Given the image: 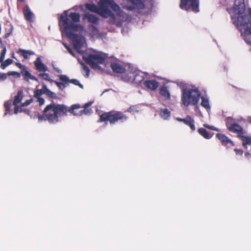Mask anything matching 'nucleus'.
I'll return each mask as SVG.
<instances>
[{
  "instance_id": "9",
  "label": "nucleus",
  "mask_w": 251,
  "mask_h": 251,
  "mask_svg": "<svg viewBox=\"0 0 251 251\" xmlns=\"http://www.w3.org/2000/svg\"><path fill=\"white\" fill-rule=\"evenodd\" d=\"M245 9L244 0H235L233 6L227 10L231 15H240L244 13Z\"/></svg>"
},
{
  "instance_id": "44",
  "label": "nucleus",
  "mask_w": 251,
  "mask_h": 251,
  "mask_svg": "<svg viewBox=\"0 0 251 251\" xmlns=\"http://www.w3.org/2000/svg\"><path fill=\"white\" fill-rule=\"evenodd\" d=\"M203 126L205 127V128H207L211 129V130H215V131L218 130L216 127H215L213 126H210L206 124H203Z\"/></svg>"
},
{
  "instance_id": "25",
  "label": "nucleus",
  "mask_w": 251,
  "mask_h": 251,
  "mask_svg": "<svg viewBox=\"0 0 251 251\" xmlns=\"http://www.w3.org/2000/svg\"><path fill=\"white\" fill-rule=\"evenodd\" d=\"M185 121L184 124L189 126L192 131L195 130V121L193 118L190 116H187Z\"/></svg>"
},
{
  "instance_id": "47",
  "label": "nucleus",
  "mask_w": 251,
  "mask_h": 251,
  "mask_svg": "<svg viewBox=\"0 0 251 251\" xmlns=\"http://www.w3.org/2000/svg\"><path fill=\"white\" fill-rule=\"evenodd\" d=\"M15 108H14V113L17 114L19 112H20V107L18 105H14Z\"/></svg>"
},
{
  "instance_id": "7",
  "label": "nucleus",
  "mask_w": 251,
  "mask_h": 251,
  "mask_svg": "<svg viewBox=\"0 0 251 251\" xmlns=\"http://www.w3.org/2000/svg\"><path fill=\"white\" fill-rule=\"evenodd\" d=\"M83 60L92 69H100L99 64H103L107 58V55L102 52L96 53H87L82 57Z\"/></svg>"
},
{
  "instance_id": "4",
  "label": "nucleus",
  "mask_w": 251,
  "mask_h": 251,
  "mask_svg": "<svg viewBox=\"0 0 251 251\" xmlns=\"http://www.w3.org/2000/svg\"><path fill=\"white\" fill-rule=\"evenodd\" d=\"M233 23L236 25L241 32V35L245 42L251 45V21L248 15L239 16L237 19L231 16Z\"/></svg>"
},
{
  "instance_id": "15",
  "label": "nucleus",
  "mask_w": 251,
  "mask_h": 251,
  "mask_svg": "<svg viewBox=\"0 0 251 251\" xmlns=\"http://www.w3.org/2000/svg\"><path fill=\"white\" fill-rule=\"evenodd\" d=\"M83 20H86L88 22L91 23L94 25H97L99 22V18L89 12L86 13L85 14L83 15L82 17Z\"/></svg>"
},
{
  "instance_id": "16",
  "label": "nucleus",
  "mask_w": 251,
  "mask_h": 251,
  "mask_svg": "<svg viewBox=\"0 0 251 251\" xmlns=\"http://www.w3.org/2000/svg\"><path fill=\"white\" fill-rule=\"evenodd\" d=\"M132 75L133 76H130V78L133 77L132 80L135 83L140 84L144 81V76L142 72L136 71L132 73Z\"/></svg>"
},
{
  "instance_id": "30",
  "label": "nucleus",
  "mask_w": 251,
  "mask_h": 251,
  "mask_svg": "<svg viewBox=\"0 0 251 251\" xmlns=\"http://www.w3.org/2000/svg\"><path fill=\"white\" fill-rule=\"evenodd\" d=\"M201 105L204 107L207 111L210 109V106L208 99L204 98V97H201Z\"/></svg>"
},
{
  "instance_id": "34",
  "label": "nucleus",
  "mask_w": 251,
  "mask_h": 251,
  "mask_svg": "<svg viewBox=\"0 0 251 251\" xmlns=\"http://www.w3.org/2000/svg\"><path fill=\"white\" fill-rule=\"evenodd\" d=\"M80 64H81V65L82 67L83 71H84L86 73L85 77H88L89 76V75H90V69H89V68H88V67L87 66L85 65L84 64V63H83V62H81Z\"/></svg>"
},
{
  "instance_id": "26",
  "label": "nucleus",
  "mask_w": 251,
  "mask_h": 251,
  "mask_svg": "<svg viewBox=\"0 0 251 251\" xmlns=\"http://www.w3.org/2000/svg\"><path fill=\"white\" fill-rule=\"evenodd\" d=\"M90 31V34L92 37H98L99 35V30L98 28L93 25H89L88 26Z\"/></svg>"
},
{
  "instance_id": "8",
  "label": "nucleus",
  "mask_w": 251,
  "mask_h": 251,
  "mask_svg": "<svg viewBox=\"0 0 251 251\" xmlns=\"http://www.w3.org/2000/svg\"><path fill=\"white\" fill-rule=\"evenodd\" d=\"M199 0H180L179 7L188 11L191 9L195 13L199 12Z\"/></svg>"
},
{
  "instance_id": "10",
  "label": "nucleus",
  "mask_w": 251,
  "mask_h": 251,
  "mask_svg": "<svg viewBox=\"0 0 251 251\" xmlns=\"http://www.w3.org/2000/svg\"><path fill=\"white\" fill-rule=\"evenodd\" d=\"M16 65L21 70V73L24 76V79L25 80L28 81L29 79H31L37 81V78L29 72L27 68L25 66L22 65L20 63H16Z\"/></svg>"
},
{
  "instance_id": "18",
  "label": "nucleus",
  "mask_w": 251,
  "mask_h": 251,
  "mask_svg": "<svg viewBox=\"0 0 251 251\" xmlns=\"http://www.w3.org/2000/svg\"><path fill=\"white\" fill-rule=\"evenodd\" d=\"M110 67L113 72L117 74H123L126 71V69L123 65L117 63L112 62L111 63Z\"/></svg>"
},
{
  "instance_id": "51",
  "label": "nucleus",
  "mask_w": 251,
  "mask_h": 251,
  "mask_svg": "<svg viewBox=\"0 0 251 251\" xmlns=\"http://www.w3.org/2000/svg\"><path fill=\"white\" fill-rule=\"evenodd\" d=\"M92 104V102H88L87 103H86V104H85V105H84V106L86 107H88L89 108V107Z\"/></svg>"
},
{
  "instance_id": "32",
  "label": "nucleus",
  "mask_w": 251,
  "mask_h": 251,
  "mask_svg": "<svg viewBox=\"0 0 251 251\" xmlns=\"http://www.w3.org/2000/svg\"><path fill=\"white\" fill-rule=\"evenodd\" d=\"M13 62V60L10 58L6 59L5 61L3 60V62H0V68L2 69H4L7 66L11 64Z\"/></svg>"
},
{
  "instance_id": "52",
  "label": "nucleus",
  "mask_w": 251,
  "mask_h": 251,
  "mask_svg": "<svg viewBox=\"0 0 251 251\" xmlns=\"http://www.w3.org/2000/svg\"><path fill=\"white\" fill-rule=\"evenodd\" d=\"M134 108V106H130V107H129L127 109V111L129 112H131V111H133Z\"/></svg>"
},
{
  "instance_id": "19",
  "label": "nucleus",
  "mask_w": 251,
  "mask_h": 251,
  "mask_svg": "<svg viewBox=\"0 0 251 251\" xmlns=\"http://www.w3.org/2000/svg\"><path fill=\"white\" fill-rule=\"evenodd\" d=\"M34 64L35 69L39 72H46L48 71V67L42 62L40 57L36 58Z\"/></svg>"
},
{
  "instance_id": "54",
  "label": "nucleus",
  "mask_w": 251,
  "mask_h": 251,
  "mask_svg": "<svg viewBox=\"0 0 251 251\" xmlns=\"http://www.w3.org/2000/svg\"><path fill=\"white\" fill-rule=\"evenodd\" d=\"M0 44L2 45V41L1 39V38H0Z\"/></svg>"
},
{
  "instance_id": "3",
  "label": "nucleus",
  "mask_w": 251,
  "mask_h": 251,
  "mask_svg": "<svg viewBox=\"0 0 251 251\" xmlns=\"http://www.w3.org/2000/svg\"><path fill=\"white\" fill-rule=\"evenodd\" d=\"M85 7L91 12L98 14L104 18H110L108 23L114 24L116 22V16L110 10V8L114 11H119V6L113 0H100L98 6L95 4L86 3Z\"/></svg>"
},
{
  "instance_id": "2",
  "label": "nucleus",
  "mask_w": 251,
  "mask_h": 251,
  "mask_svg": "<svg viewBox=\"0 0 251 251\" xmlns=\"http://www.w3.org/2000/svg\"><path fill=\"white\" fill-rule=\"evenodd\" d=\"M78 105H72L69 108L65 104H57L54 102L47 105L42 114H38L37 118L39 122L48 121L50 124L57 123L59 118L66 116L68 112H73Z\"/></svg>"
},
{
  "instance_id": "45",
  "label": "nucleus",
  "mask_w": 251,
  "mask_h": 251,
  "mask_svg": "<svg viewBox=\"0 0 251 251\" xmlns=\"http://www.w3.org/2000/svg\"><path fill=\"white\" fill-rule=\"evenodd\" d=\"M234 151L237 155H242L243 153V151L241 149H235Z\"/></svg>"
},
{
  "instance_id": "21",
  "label": "nucleus",
  "mask_w": 251,
  "mask_h": 251,
  "mask_svg": "<svg viewBox=\"0 0 251 251\" xmlns=\"http://www.w3.org/2000/svg\"><path fill=\"white\" fill-rule=\"evenodd\" d=\"M45 93L41 89H37L34 92V97L37 99V101L39 102V106H42L44 104L45 100L41 96Z\"/></svg>"
},
{
  "instance_id": "39",
  "label": "nucleus",
  "mask_w": 251,
  "mask_h": 251,
  "mask_svg": "<svg viewBox=\"0 0 251 251\" xmlns=\"http://www.w3.org/2000/svg\"><path fill=\"white\" fill-rule=\"evenodd\" d=\"M21 73L17 72L10 71L7 73V75L15 76L16 77L19 78L21 76Z\"/></svg>"
},
{
  "instance_id": "50",
  "label": "nucleus",
  "mask_w": 251,
  "mask_h": 251,
  "mask_svg": "<svg viewBox=\"0 0 251 251\" xmlns=\"http://www.w3.org/2000/svg\"><path fill=\"white\" fill-rule=\"evenodd\" d=\"M177 121H179V122H183L184 124L185 123V120H186V118H184V119H182V118H177L176 119Z\"/></svg>"
},
{
  "instance_id": "6",
  "label": "nucleus",
  "mask_w": 251,
  "mask_h": 251,
  "mask_svg": "<svg viewBox=\"0 0 251 251\" xmlns=\"http://www.w3.org/2000/svg\"><path fill=\"white\" fill-rule=\"evenodd\" d=\"M200 97L201 93L197 88L184 89L182 90L181 101L186 107L189 105H196Z\"/></svg>"
},
{
  "instance_id": "24",
  "label": "nucleus",
  "mask_w": 251,
  "mask_h": 251,
  "mask_svg": "<svg viewBox=\"0 0 251 251\" xmlns=\"http://www.w3.org/2000/svg\"><path fill=\"white\" fill-rule=\"evenodd\" d=\"M17 53L21 56H22L25 59H29L30 55L34 54V52L32 50H25L21 49H19Z\"/></svg>"
},
{
  "instance_id": "43",
  "label": "nucleus",
  "mask_w": 251,
  "mask_h": 251,
  "mask_svg": "<svg viewBox=\"0 0 251 251\" xmlns=\"http://www.w3.org/2000/svg\"><path fill=\"white\" fill-rule=\"evenodd\" d=\"M65 48L68 51V52L73 56H75V53H74V52L73 51V50H72V49L71 48H70L69 47V46H68L67 44L64 43L63 44Z\"/></svg>"
},
{
  "instance_id": "27",
  "label": "nucleus",
  "mask_w": 251,
  "mask_h": 251,
  "mask_svg": "<svg viewBox=\"0 0 251 251\" xmlns=\"http://www.w3.org/2000/svg\"><path fill=\"white\" fill-rule=\"evenodd\" d=\"M159 114L164 120H167L171 116V112L167 108L160 109Z\"/></svg>"
},
{
  "instance_id": "36",
  "label": "nucleus",
  "mask_w": 251,
  "mask_h": 251,
  "mask_svg": "<svg viewBox=\"0 0 251 251\" xmlns=\"http://www.w3.org/2000/svg\"><path fill=\"white\" fill-rule=\"evenodd\" d=\"M45 94L49 98L52 99H56L57 98L56 94L51 91L50 90L49 91H47V93Z\"/></svg>"
},
{
  "instance_id": "48",
  "label": "nucleus",
  "mask_w": 251,
  "mask_h": 251,
  "mask_svg": "<svg viewBox=\"0 0 251 251\" xmlns=\"http://www.w3.org/2000/svg\"><path fill=\"white\" fill-rule=\"evenodd\" d=\"M7 78V75L5 74L0 73V80H3L6 79Z\"/></svg>"
},
{
  "instance_id": "20",
  "label": "nucleus",
  "mask_w": 251,
  "mask_h": 251,
  "mask_svg": "<svg viewBox=\"0 0 251 251\" xmlns=\"http://www.w3.org/2000/svg\"><path fill=\"white\" fill-rule=\"evenodd\" d=\"M59 79L60 80L63 81L64 82L67 83L68 82H70L71 83L74 84L75 85L78 86L80 88H83V85L80 84L78 80L75 79H72L70 80L67 75H61L59 76Z\"/></svg>"
},
{
  "instance_id": "55",
  "label": "nucleus",
  "mask_w": 251,
  "mask_h": 251,
  "mask_svg": "<svg viewBox=\"0 0 251 251\" xmlns=\"http://www.w3.org/2000/svg\"><path fill=\"white\" fill-rule=\"evenodd\" d=\"M18 1H22V2H23L25 0H18Z\"/></svg>"
},
{
  "instance_id": "11",
  "label": "nucleus",
  "mask_w": 251,
  "mask_h": 251,
  "mask_svg": "<svg viewBox=\"0 0 251 251\" xmlns=\"http://www.w3.org/2000/svg\"><path fill=\"white\" fill-rule=\"evenodd\" d=\"M74 105H78V107L74 109L73 112H70L75 116H81L83 115H90L92 112V110L85 106L81 107L79 104H75Z\"/></svg>"
},
{
  "instance_id": "5",
  "label": "nucleus",
  "mask_w": 251,
  "mask_h": 251,
  "mask_svg": "<svg viewBox=\"0 0 251 251\" xmlns=\"http://www.w3.org/2000/svg\"><path fill=\"white\" fill-rule=\"evenodd\" d=\"M128 120V117L120 111L111 110L104 112L100 115L98 123L109 122L110 125H114L117 123H124Z\"/></svg>"
},
{
  "instance_id": "37",
  "label": "nucleus",
  "mask_w": 251,
  "mask_h": 251,
  "mask_svg": "<svg viewBox=\"0 0 251 251\" xmlns=\"http://www.w3.org/2000/svg\"><path fill=\"white\" fill-rule=\"evenodd\" d=\"M6 52V47L4 46L1 52V54H0V62H2L4 60Z\"/></svg>"
},
{
  "instance_id": "42",
  "label": "nucleus",
  "mask_w": 251,
  "mask_h": 251,
  "mask_svg": "<svg viewBox=\"0 0 251 251\" xmlns=\"http://www.w3.org/2000/svg\"><path fill=\"white\" fill-rule=\"evenodd\" d=\"M32 101L33 99L32 98L29 100H25V101L24 102V103H22L20 107L27 106L28 105H29L32 102Z\"/></svg>"
},
{
  "instance_id": "40",
  "label": "nucleus",
  "mask_w": 251,
  "mask_h": 251,
  "mask_svg": "<svg viewBox=\"0 0 251 251\" xmlns=\"http://www.w3.org/2000/svg\"><path fill=\"white\" fill-rule=\"evenodd\" d=\"M55 83L59 89L63 90L66 87L65 84L63 82L55 81Z\"/></svg>"
},
{
  "instance_id": "12",
  "label": "nucleus",
  "mask_w": 251,
  "mask_h": 251,
  "mask_svg": "<svg viewBox=\"0 0 251 251\" xmlns=\"http://www.w3.org/2000/svg\"><path fill=\"white\" fill-rule=\"evenodd\" d=\"M226 126L229 131L236 133L238 137L244 134L243 128L237 123L230 124L226 121Z\"/></svg>"
},
{
  "instance_id": "28",
  "label": "nucleus",
  "mask_w": 251,
  "mask_h": 251,
  "mask_svg": "<svg viewBox=\"0 0 251 251\" xmlns=\"http://www.w3.org/2000/svg\"><path fill=\"white\" fill-rule=\"evenodd\" d=\"M23 92L22 90L18 91L17 94L14 97L13 102V105L18 104L23 99Z\"/></svg>"
},
{
  "instance_id": "17",
  "label": "nucleus",
  "mask_w": 251,
  "mask_h": 251,
  "mask_svg": "<svg viewBox=\"0 0 251 251\" xmlns=\"http://www.w3.org/2000/svg\"><path fill=\"white\" fill-rule=\"evenodd\" d=\"M145 87L151 90H155L159 86V82L154 79L146 80L143 82Z\"/></svg>"
},
{
  "instance_id": "1",
  "label": "nucleus",
  "mask_w": 251,
  "mask_h": 251,
  "mask_svg": "<svg viewBox=\"0 0 251 251\" xmlns=\"http://www.w3.org/2000/svg\"><path fill=\"white\" fill-rule=\"evenodd\" d=\"M80 15L76 12L68 13V11L65 10L61 15L59 19V25L62 23L63 29L62 32H65L67 37L72 40L73 42L74 48L78 52L82 47L80 40L77 34L74 33L73 31H77L83 28V26L75 23L80 21Z\"/></svg>"
},
{
  "instance_id": "13",
  "label": "nucleus",
  "mask_w": 251,
  "mask_h": 251,
  "mask_svg": "<svg viewBox=\"0 0 251 251\" xmlns=\"http://www.w3.org/2000/svg\"><path fill=\"white\" fill-rule=\"evenodd\" d=\"M132 3V5H127L125 7L128 10H133L135 9H143L145 4L142 0H129Z\"/></svg>"
},
{
  "instance_id": "14",
  "label": "nucleus",
  "mask_w": 251,
  "mask_h": 251,
  "mask_svg": "<svg viewBox=\"0 0 251 251\" xmlns=\"http://www.w3.org/2000/svg\"><path fill=\"white\" fill-rule=\"evenodd\" d=\"M216 137L221 141L222 144L227 147L234 146L233 142L226 135L222 133H217Z\"/></svg>"
},
{
  "instance_id": "53",
  "label": "nucleus",
  "mask_w": 251,
  "mask_h": 251,
  "mask_svg": "<svg viewBox=\"0 0 251 251\" xmlns=\"http://www.w3.org/2000/svg\"><path fill=\"white\" fill-rule=\"evenodd\" d=\"M54 70L56 72L58 73H61V70L59 69H57V68H54Z\"/></svg>"
},
{
  "instance_id": "22",
  "label": "nucleus",
  "mask_w": 251,
  "mask_h": 251,
  "mask_svg": "<svg viewBox=\"0 0 251 251\" xmlns=\"http://www.w3.org/2000/svg\"><path fill=\"white\" fill-rule=\"evenodd\" d=\"M159 93L166 100H169L171 99V94L168 88V86L163 85H162L159 88Z\"/></svg>"
},
{
  "instance_id": "23",
  "label": "nucleus",
  "mask_w": 251,
  "mask_h": 251,
  "mask_svg": "<svg viewBox=\"0 0 251 251\" xmlns=\"http://www.w3.org/2000/svg\"><path fill=\"white\" fill-rule=\"evenodd\" d=\"M23 13L25 19L27 21H31L33 18V13L30 11L28 5H25L23 8Z\"/></svg>"
},
{
  "instance_id": "33",
  "label": "nucleus",
  "mask_w": 251,
  "mask_h": 251,
  "mask_svg": "<svg viewBox=\"0 0 251 251\" xmlns=\"http://www.w3.org/2000/svg\"><path fill=\"white\" fill-rule=\"evenodd\" d=\"M11 105V102L10 101H6L4 103V106L5 109L4 115H6L10 112V107Z\"/></svg>"
},
{
  "instance_id": "41",
  "label": "nucleus",
  "mask_w": 251,
  "mask_h": 251,
  "mask_svg": "<svg viewBox=\"0 0 251 251\" xmlns=\"http://www.w3.org/2000/svg\"><path fill=\"white\" fill-rule=\"evenodd\" d=\"M20 112H24L27 115H30L31 113L29 109L24 108L23 107H20Z\"/></svg>"
},
{
  "instance_id": "38",
  "label": "nucleus",
  "mask_w": 251,
  "mask_h": 251,
  "mask_svg": "<svg viewBox=\"0 0 251 251\" xmlns=\"http://www.w3.org/2000/svg\"><path fill=\"white\" fill-rule=\"evenodd\" d=\"M6 52V47L4 46L1 52V54H0V62H2L4 60Z\"/></svg>"
},
{
  "instance_id": "49",
  "label": "nucleus",
  "mask_w": 251,
  "mask_h": 251,
  "mask_svg": "<svg viewBox=\"0 0 251 251\" xmlns=\"http://www.w3.org/2000/svg\"><path fill=\"white\" fill-rule=\"evenodd\" d=\"M41 90L45 93V94L47 93V91H49L50 90V89H49L47 88L46 85H45V84H44L43 85V87H42V89Z\"/></svg>"
},
{
  "instance_id": "29",
  "label": "nucleus",
  "mask_w": 251,
  "mask_h": 251,
  "mask_svg": "<svg viewBox=\"0 0 251 251\" xmlns=\"http://www.w3.org/2000/svg\"><path fill=\"white\" fill-rule=\"evenodd\" d=\"M199 133L205 139H209L213 135V134L209 133L205 128H200L198 130Z\"/></svg>"
},
{
  "instance_id": "31",
  "label": "nucleus",
  "mask_w": 251,
  "mask_h": 251,
  "mask_svg": "<svg viewBox=\"0 0 251 251\" xmlns=\"http://www.w3.org/2000/svg\"><path fill=\"white\" fill-rule=\"evenodd\" d=\"M239 138H240L242 140L243 146H246L247 145H251V137H249L243 135V134H242V135H240L239 137Z\"/></svg>"
},
{
  "instance_id": "35",
  "label": "nucleus",
  "mask_w": 251,
  "mask_h": 251,
  "mask_svg": "<svg viewBox=\"0 0 251 251\" xmlns=\"http://www.w3.org/2000/svg\"><path fill=\"white\" fill-rule=\"evenodd\" d=\"M39 76L48 81L51 82L52 81V80L50 78L49 75L47 73L40 74Z\"/></svg>"
},
{
  "instance_id": "46",
  "label": "nucleus",
  "mask_w": 251,
  "mask_h": 251,
  "mask_svg": "<svg viewBox=\"0 0 251 251\" xmlns=\"http://www.w3.org/2000/svg\"><path fill=\"white\" fill-rule=\"evenodd\" d=\"M8 26H10V28L9 29L8 32H7L5 34V38H8L10 36V34L11 33V32L12 31V27L10 25H8Z\"/></svg>"
}]
</instances>
